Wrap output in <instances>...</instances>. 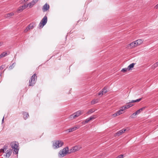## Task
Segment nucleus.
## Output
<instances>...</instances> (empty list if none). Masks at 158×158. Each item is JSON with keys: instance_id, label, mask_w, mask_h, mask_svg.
I'll return each mask as SVG.
<instances>
[{"instance_id": "f704fd0d", "label": "nucleus", "mask_w": 158, "mask_h": 158, "mask_svg": "<svg viewBox=\"0 0 158 158\" xmlns=\"http://www.w3.org/2000/svg\"><path fill=\"white\" fill-rule=\"evenodd\" d=\"M28 6H27V5H25V4L21 6L23 9V10L25 9Z\"/></svg>"}, {"instance_id": "0eeeda50", "label": "nucleus", "mask_w": 158, "mask_h": 158, "mask_svg": "<svg viewBox=\"0 0 158 158\" xmlns=\"http://www.w3.org/2000/svg\"><path fill=\"white\" fill-rule=\"evenodd\" d=\"M79 126H76L73 127L71 128L68 130H66L65 132L66 133H68V132H71L75 130H76L77 129H78V128H79Z\"/></svg>"}, {"instance_id": "de8ad7c7", "label": "nucleus", "mask_w": 158, "mask_h": 158, "mask_svg": "<svg viewBox=\"0 0 158 158\" xmlns=\"http://www.w3.org/2000/svg\"><path fill=\"white\" fill-rule=\"evenodd\" d=\"M1 58V57H0V59Z\"/></svg>"}, {"instance_id": "7c9ffc66", "label": "nucleus", "mask_w": 158, "mask_h": 158, "mask_svg": "<svg viewBox=\"0 0 158 158\" xmlns=\"http://www.w3.org/2000/svg\"><path fill=\"white\" fill-rule=\"evenodd\" d=\"M23 10V9L22 8V6H20L19 7L17 11L18 12H20L22 11Z\"/></svg>"}, {"instance_id": "4468645a", "label": "nucleus", "mask_w": 158, "mask_h": 158, "mask_svg": "<svg viewBox=\"0 0 158 158\" xmlns=\"http://www.w3.org/2000/svg\"><path fill=\"white\" fill-rule=\"evenodd\" d=\"M38 1V0H33L32 2L28 3L27 6H29V7L31 8Z\"/></svg>"}, {"instance_id": "412c9836", "label": "nucleus", "mask_w": 158, "mask_h": 158, "mask_svg": "<svg viewBox=\"0 0 158 158\" xmlns=\"http://www.w3.org/2000/svg\"><path fill=\"white\" fill-rule=\"evenodd\" d=\"M125 105L126 106L127 108V109L132 106L133 105L130 102L128 103H127V104H126Z\"/></svg>"}, {"instance_id": "f03ea898", "label": "nucleus", "mask_w": 158, "mask_h": 158, "mask_svg": "<svg viewBox=\"0 0 158 158\" xmlns=\"http://www.w3.org/2000/svg\"><path fill=\"white\" fill-rule=\"evenodd\" d=\"M64 143L61 140H56L53 142L52 146L54 149H57L61 147Z\"/></svg>"}, {"instance_id": "a19ab883", "label": "nucleus", "mask_w": 158, "mask_h": 158, "mask_svg": "<svg viewBox=\"0 0 158 158\" xmlns=\"http://www.w3.org/2000/svg\"><path fill=\"white\" fill-rule=\"evenodd\" d=\"M134 114H135V115L139 114L137 111H136L134 113Z\"/></svg>"}, {"instance_id": "f8f14e48", "label": "nucleus", "mask_w": 158, "mask_h": 158, "mask_svg": "<svg viewBox=\"0 0 158 158\" xmlns=\"http://www.w3.org/2000/svg\"><path fill=\"white\" fill-rule=\"evenodd\" d=\"M18 143L16 142H13L11 143V148L13 149H15L18 148Z\"/></svg>"}, {"instance_id": "c756f323", "label": "nucleus", "mask_w": 158, "mask_h": 158, "mask_svg": "<svg viewBox=\"0 0 158 158\" xmlns=\"http://www.w3.org/2000/svg\"><path fill=\"white\" fill-rule=\"evenodd\" d=\"M94 111L92 109H91L87 112V114H90L94 112Z\"/></svg>"}, {"instance_id": "bb28decb", "label": "nucleus", "mask_w": 158, "mask_h": 158, "mask_svg": "<svg viewBox=\"0 0 158 158\" xmlns=\"http://www.w3.org/2000/svg\"><path fill=\"white\" fill-rule=\"evenodd\" d=\"M158 66V61L155 63L152 66V68L154 69Z\"/></svg>"}, {"instance_id": "ddd939ff", "label": "nucleus", "mask_w": 158, "mask_h": 158, "mask_svg": "<svg viewBox=\"0 0 158 158\" xmlns=\"http://www.w3.org/2000/svg\"><path fill=\"white\" fill-rule=\"evenodd\" d=\"M126 131V129H123L122 130H121L119 131H118L116 133V135H117L118 136H119L122 134V133H124L125 131Z\"/></svg>"}, {"instance_id": "393cba45", "label": "nucleus", "mask_w": 158, "mask_h": 158, "mask_svg": "<svg viewBox=\"0 0 158 158\" xmlns=\"http://www.w3.org/2000/svg\"><path fill=\"white\" fill-rule=\"evenodd\" d=\"M15 63H13L12 65L10 66L9 68V69L10 70L12 69L15 67Z\"/></svg>"}, {"instance_id": "a18cd8bd", "label": "nucleus", "mask_w": 158, "mask_h": 158, "mask_svg": "<svg viewBox=\"0 0 158 158\" xmlns=\"http://www.w3.org/2000/svg\"><path fill=\"white\" fill-rule=\"evenodd\" d=\"M4 148L5 149V150H6V148Z\"/></svg>"}, {"instance_id": "a878e982", "label": "nucleus", "mask_w": 158, "mask_h": 158, "mask_svg": "<svg viewBox=\"0 0 158 158\" xmlns=\"http://www.w3.org/2000/svg\"><path fill=\"white\" fill-rule=\"evenodd\" d=\"M98 102V100L97 99H94L91 102V104L92 105Z\"/></svg>"}, {"instance_id": "e433bc0d", "label": "nucleus", "mask_w": 158, "mask_h": 158, "mask_svg": "<svg viewBox=\"0 0 158 158\" xmlns=\"http://www.w3.org/2000/svg\"><path fill=\"white\" fill-rule=\"evenodd\" d=\"M89 121H90L89 119L88 118H87V119L85 120L84 121H85V123H88Z\"/></svg>"}, {"instance_id": "72a5a7b5", "label": "nucleus", "mask_w": 158, "mask_h": 158, "mask_svg": "<svg viewBox=\"0 0 158 158\" xmlns=\"http://www.w3.org/2000/svg\"><path fill=\"white\" fill-rule=\"evenodd\" d=\"M124 156L123 155L121 154L118 156L116 158H123L124 157Z\"/></svg>"}, {"instance_id": "f257e3e1", "label": "nucleus", "mask_w": 158, "mask_h": 158, "mask_svg": "<svg viewBox=\"0 0 158 158\" xmlns=\"http://www.w3.org/2000/svg\"><path fill=\"white\" fill-rule=\"evenodd\" d=\"M69 148L68 147L64 148L62 150H60L59 153V156L60 157L65 156L67 154H70Z\"/></svg>"}, {"instance_id": "4c0bfd02", "label": "nucleus", "mask_w": 158, "mask_h": 158, "mask_svg": "<svg viewBox=\"0 0 158 158\" xmlns=\"http://www.w3.org/2000/svg\"><path fill=\"white\" fill-rule=\"evenodd\" d=\"M0 152H4V149H1L0 150Z\"/></svg>"}, {"instance_id": "2f4dec72", "label": "nucleus", "mask_w": 158, "mask_h": 158, "mask_svg": "<svg viewBox=\"0 0 158 158\" xmlns=\"http://www.w3.org/2000/svg\"><path fill=\"white\" fill-rule=\"evenodd\" d=\"M127 70H128L127 68H124L123 69H122L121 71L123 73H125L127 71Z\"/></svg>"}, {"instance_id": "a211bd4d", "label": "nucleus", "mask_w": 158, "mask_h": 158, "mask_svg": "<svg viewBox=\"0 0 158 158\" xmlns=\"http://www.w3.org/2000/svg\"><path fill=\"white\" fill-rule=\"evenodd\" d=\"M107 87H105L102 90V95L106 93L107 92Z\"/></svg>"}, {"instance_id": "b1692460", "label": "nucleus", "mask_w": 158, "mask_h": 158, "mask_svg": "<svg viewBox=\"0 0 158 158\" xmlns=\"http://www.w3.org/2000/svg\"><path fill=\"white\" fill-rule=\"evenodd\" d=\"M7 55V53L5 52H3L0 55V57L2 58V57L5 56Z\"/></svg>"}, {"instance_id": "c03bdc74", "label": "nucleus", "mask_w": 158, "mask_h": 158, "mask_svg": "<svg viewBox=\"0 0 158 158\" xmlns=\"http://www.w3.org/2000/svg\"><path fill=\"white\" fill-rule=\"evenodd\" d=\"M2 42H0V46L2 45Z\"/></svg>"}, {"instance_id": "473e14b6", "label": "nucleus", "mask_w": 158, "mask_h": 158, "mask_svg": "<svg viewBox=\"0 0 158 158\" xmlns=\"http://www.w3.org/2000/svg\"><path fill=\"white\" fill-rule=\"evenodd\" d=\"M14 152H15V153L16 154H17L18 153V151H19V149H18L17 148H15V149H14Z\"/></svg>"}, {"instance_id": "4be33fe9", "label": "nucleus", "mask_w": 158, "mask_h": 158, "mask_svg": "<svg viewBox=\"0 0 158 158\" xmlns=\"http://www.w3.org/2000/svg\"><path fill=\"white\" fill-rule=\"evenodd\" d=\"M126 109H127L126 106H125V105H124L120 108V110H118V111H120V112H121L123 111Z\"/></svg>"}, {"instance_id": "c9c22d12", "label": "nucleus", "mask_w": 158, "mask_h": 158, "mask_svg": "<svg viewBox=\"0 0 158 158\" xmlns=\"http://www.w3.org/2000/svg\"><path fill=\"white\" fill-rule=\"evenodd\" d=\"M5 67V65H2L0 67V70L2 69Z\"/></svg>"}, {"instance_id": "2eb2a0df", "label": "nucleus", "mask_w": 158, "mask_h": 158, "mask_svg": "<svg viewBox=\"0 0 158 158\" xmlns=\"http://www.w3.org/2000/svg\"><path fill=\"white\" fill-rule=\"evenodd\" d=\"M23 118L24 119H26L29 117L28 113L27 112H23Z\"/></svg>"}, {"instance_id": "dca6fc26", "label": "nucleus", "mask_w": 158, "mask_h": 158, "mask_svg": "<svg viewBox=\"0 0 158 158\" xmlns=\"http://www.w3.org/2000/svg\"><path fill=\"white\" fill-rule=\"evenodd\" d=\"M14 15V13L13 12L8 13L5 15V17L6 18H10L11 16Z\"/></svg>"}, {"instance_id": "49530a36", "label": "nucleus", "mask_w": 158, "mask_h": 158, "mask_svg": "<svg viewBox=\"0 0 158 158\" xmlns=\"http://www.w3.org/2000/svg\"><path fill=\"white\" fill-rule=\"evenodd\" d=\"M16 56V55H15V57H14L15 58V57Z\"/></svg>"}, {"instance_id": "c85d7f7f", "label": "nucleus", "mask_w": 158, "mask_h": 158, "mask_svg": "<svg viewBox=\"0 0 158 158\" xmlns=\"http://www.w3.org/2000/svg\"><path fill=\"white\" fill-rule=\"evenodd\" d=\"M145 108V107H143L141 108L140 109H139L138 110H137L138 113L139 114L141 111H142L143 110H144Z\"/></svg>"}, {"instance_id": "58836bf2", "label": "nucleus", "mask_w": 158, "mask_h": 158, "mask_svg": "<svg viewBox=\"0 0 158 158\" xmlns=\"http://www.w3.org/2000/svg\"><path fill=\"white\" fill-rule=\"evenodd\" d=\"M98 95L99 96H102V91H100L98 93Z\"/></svg>"}, {"instance_id": "6ab92c4d", "label": "nucleus", "mask_w": 158, "mask_h": 158, "mask_svg": "<svg viewBox=\"0 0 158 158\" xmlns=\"http://www.w3.org/2000/svg\"><path fill=\"white\" fill-rule=\"evenodd\" d=\"M122 113L121 112H120V111H119L118 110L117 112H116L115 113L113 114L112 115V116L113 117H114L116 116H118V115H120V114H122Z\"/></svg>"}, {"instance_id": "6e6552de", "label": "nucleus", "mask_w": 158, "mask_h": 158, "mask_svg": "<svg viewBox=\"0 0 158 158\" xmlns=\"http://www.w3.org/2000/svg\"><path fill=\"white\" fill-rule=\"evenodd\" d=\"M79 149V148L77 146H74L71 149L69 150V153L70 154L74 152H75L78 150Z\"/></svg>"}, {"instance_id": "39448f33", "label": "nucleus", "mask_w": 158, "mask_h": 158, "mask_svg": "<svg viewBox=\"0 0 158 158\" xmlns=\"http://www.w3.org/2000/svg\"><path fill=\"white\" fill-rule=\"evenodd\" d=\"M83 113V112L81 110H79L75 113H74L73 114H72V115H70L69 116V118L70 119H73L74 118H75L79 116L81 114Z\"/></svg>"}, {"instance_id": "ea45409f", "label": "nucleus", "mask_w": 158, "mask_h": 158, "mask_svg": "<svg viewBox=\"0 0 158 158\" xmlns=\"http://www.w3.org/2000/svg\"><path fill=\"white\" fill-rule=\"evenodd\" d=\"M136 115L135 114H134V113H133L131 116V118H134V116H135Z\"/></svg>"}, {"instance_id": "cd10ccee", "label": "nucleus", "mask_w": 158, "mask_h": 158, "mask_svg": "<svg viewBox=\"0 0 158 158\" xmlns=\"http://www.w3.org/2000/svg\"><path fill=\"white\" fill-rule=\"evenodd\" d=\"M97 117V116L96 115H93L92 116H91L89 118H88L89 119V121H90L93 119H94L95 118H96Z\"/></svg>"}, {"instance_id": "7ed1b4c3", "label": "nucleus", "mask_w": 158, "mask_h": 158, "mask_svg": "<svg viewBox=\"0 0 158 158\" xmlns=\"http://www.w3.org/2000/svg\"><path fill=\"white\" fill-rule=\"evenodd\" d=\"M37 79L36 75L35 74H34L31 77L30 79L29 80V86H33L35 83Z\"/></svg>"}, {"instance_id": "79ce46f5", "label": "nucleus", "mask_w": 158, "mask_h": 158, "mask_svg": "<svg viewBox=\"0 0 158 158\" xmlns=\"http://www.w3.org/2000/svg\"><path fill=\"white\" fill-rule=\"evenodd\" d=\"M4 117H3L2 120V123H4Z\"/></svg>"}, {"instance_id": "37998d69", "label": "nucleus", "mask_w": 158, "mask_h": 158, "mask_svg": "<svg viewBox=\"0 0 158 158\" xmlns=\"http://www.w3.org/2000/svg\"><path fill=\"white\" fill-rule=\"evenodd\" d=\"M155 8H156V9H157V8H158V4H157L156 6H155Z\"/></svg>"}, {"instance_id": "5701e85b", "label": "nucleus", "mask_w": 158, "mask_h": 158, "mask_svg": "<svg viewBox=\"0 0 158 158\" xmlns=\"http://www.w3.org/2000/svg\"><path fill=\"white\" fill-rule=\"evenodd\" d=\"M142 99V98H140L138 99H137L136 100H132L131 102V103H133V102H139Z\"/></svg>"}, {"instance_id": "20e7f679", "label": "nucleus", "mask_w": 158, "mask_h": 158, "mask_svg": "<svg viewBox=\"0 0 158 158\" xmlns=\"http://www.w3.org/2000/svg\"><path fill=\"white\" fill-rule=\"evenodd\" d=\"M47 22V17L45 15L42 19L40 23L39 26V27L41 28L44 26Z\"/></svg>"}, {"instance_id": "f3484780", "label": "nucleus", "mask_w": 158, "mask_h": 158, "mask_svg": "<svg viewBox=\"0 0 158 158\" xmlns=\"http://www.w3.org/2000/svg\"><path fill=\"white\" fill-rule=\"evenodd\" d=\"M135 41L136 42V44L137 46L142 43L143 40L142 39H138L137 40Z\"/></svg>"}, {"instance_id": "9b49d317", "label": "nucleus", "mask_w": 158, "mask_h": 158, "mask_svg": "<svg viewBox=\"0 0 158 158\" xmlns=\"http://www.w3.org/2000/svg\"><path fill=\"white\" fill-rule=\"evenodd\" d=\"M49 8V6L47 4H45L43 7V10L44 12L46 11Z\"/></svg>"}, {"instance_id": "1a4fd4ad", "label": "nucleus", "mask_w": 158, "mask_h": 158, "mask_svg": "<svg viewBox=\"0 0 158 158\" xmlns=\"http://www.w3.org/2000/svg\"><path fill=\"white\" fill-rule=\"evenodd\" d=\"M137 45L135 41L132 42L128 45V47L129 48H131L133 47L137 46Z\"/></svg>"}, {"instance_id": "aec40b11", "label": "nucleus", "mask_w": 158, "mask_h": 158, "mask_svg": "<svg viewBox=\"0 0 158 158\" xmlns=\"http://www.w3.org/2000/svg\"><path fill=\"white\" fill-rule=\"evenodd\" d=\"M135 64V63H133L130 64L127 67L128 70H129L131 69L134 67Z\"/></svg>"}, {"instance_id": "423d86ee", "label": "nucleus", "mask_w": 158, "mask_h": 158, "mask_svg": "<svg viewBox=\"0 0 158 158\" xmlns=\"http://www.w3.org/2000/svg\"><path fill=\"white\" fill-rule=\"evenodd\" d=\"M35 26V23H31L24 30V32L25 33L27 32L28 31L32 29Z\"/></svg>"}, {"instance_id": "9d476101", "label": "nucleus", "mask_w": 158, "mask_h": 158, "mask_svg": "<svg viewBox=\"0 0 158 158\" xmlns=\"http://www.w3.org/2000/svg\"><path fill=\"white\" fill-rule=\"evenodd\" d=\"M6 152V153L5 156L6 158H9L12 154V150L11 149H9L7 150Z\"/></svg>"}]
</instances>
